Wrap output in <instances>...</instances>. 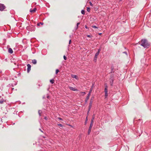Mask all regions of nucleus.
Here are the masks:
<instances>
[{
	"mask_svg": "<svg viewBox=\"0 0 151 151\" xmlns=\"http://www.w3.org/2000/svg\"><path fill=\"white\" fill-rule=\"evenodd\" d=\"M124 53L125 54H126L127 55V54L126 52H124Z\"/></svg>",
	"mask_w": 151,
	"mask_h": 151,
	"instance_id": "33",
	"label": "nucleus"
},
{
	"mask_svg": "<svg viewBox=\"0 0 151 151\" xmlns=\"http://www.w3.org/2000/svg\"><path fill=\"white\" fill-rule=\"evenodd\" d=\"M5 9V6L2 4H0V10L2 11Z\"/></svg>",
	"mask_w": 151,
	"mask_h": 151,
	"instance_id": "4",
	"label": "nucleus"
},
{
	"mask_svg": "<svg viewBox=\"0 0 151 151\" xmlns=\"http://www.w3.org/2000/svg\"><path fill=\"white\" fill-rule=\"evenodd\" d=\"M71 77L73 78H75L77 80L78 79V77L77 76L75 75H71Z\"/></svg>",
	"mask_w": 151,
	"mask_h": 151,
	"instance_id": "7",
	"label": "nucleus"
},
{
	"mask_svg": "<svg viewBox=\"0 0 151 151\" xmlns=\"http://www.w3.org/2000/svg\"><path fill=\"white\" fill-rule=\"evenodd\" d=\"M27 72L28 73L31 70V65L30 64H28L27 65Z\"/></svg>",
	"mask_w": 151,
	"mask_h": 151,
	"instance_id": "5",
	"label": "nucleus"
},
{
	"mask_svg": "<svg viewBox=\"0 0 151 151\" xmlns=\"http://www.w3.org/2000/svg\"><path fill=\"white\" fill-rule=\"evenodd\" d=\"M45 119H47V117H45Z\"/></svg>",
	"mask_w": 151,
	"mask_h": 151,
	"instance_id": "35",
	"label": "nucleus"
},
{
	"mask_svg": "<svg viewBox=\"0 0 151 151\" xmlns=\"http://www.w3.org/2000/svg\"><path fill=\"white\" fill-rule=\"evenodd\" d=\"M90 96H89L88 95L86 97V102H87V101L88 100L89 97Z\"/></svg>",
	"mask_w": 151,
	"mask_h": 151,
	"instance_id": "11",
	"label": "nucleus"
},
{
	"mask_svg": "<svg viewBox=\"0 0 151 151\" xmlns=\"http://www.w3.org/2000/svg\"><path fill=\"white\" fill-rule=\"evenodd\" d=\"M71 43V40H70L69 42V44H70Z\"/></svg>",
	"mask_w": 151,
	"mask_h": 151,
	"instance_id": "31",
	"label": "nucleus"
},
{
	"mask_svg": "<svg viewBox=\"0 0 151 151\" xmlns=\"http://www.w3.org/2000/svg\"><path fill=\"white\" fill-rule=\"evenodd\" d=\"M87 117L86 118V122H85V123H86V122H87Z\"/></svg>",
	"mask_w": 151,
	"mask_h": 151,
	"instance_id": "27",
	"label": "nucleus"
},
{
	"mask_svg": "<svg viewBox=\"0 0 151 151\" xmlns=\"http://www.w3.org/2000/svg\"><path fill=\"white\" fill-rule=\"evenodd\" d=\"M85 27H86V28H87V27L86 26Z\"/></svg>",
	"mask_w": 151,
	"mask_h": 151,
	"instance_id": "37",
	"label": "nucleus"
},
{
	"mask_svg": "<svg viewBox=\"0 0 151 151\" xmlns=\"http://www.w3.org/2000/svg\"><path fill=\"white\" fill-rule=\"evenodd\" d=\"M40 24H42V25H43V23H40Z\"/></svg>",
	"mask_w": 151,
	"mask_h": 151,
	"instance_id": "32",
	"label": "nucleus"
},
{
	"mask_svg": "<svg viewBox=\"0 0 151 151\" xmlns=\"http://www.w3.org/2000/svg\"><path fill=\"white\" fill-rule=\"evenodd\" d=\"M8 51L10 53H12L13 52L11 48H9L8 49Z\"/></svg>",
	"mask_w": 151,
	"mask_h": 151,
	"instance_id": "8",
	"label": "nucleus"
},
{
	"mask_svg": "<svg viewBox=\"0 0 151 151\" xmlns=\"http://www.w3.org/2000/svg\"><path fill=\"white\" fill-rule=\"evenodd\" d=\"M69 88L71 90L73 91H77V90L75 88H73L71 86H69Z\"/></svg>",
	"mask_w": 151,
	"mask_h": 151,
	"instance_id": "6",
	"label": "nucleus"
},
{
	"mask_svg": "<svg viewBox=\"0 0 151 151\" xmlns=\"http://www.w3.org/2000/svg\"><path fill=\"white\" fill-rule=\"evenodd\" d=\"M89 3H90V5H91V6H93V4L91 2H90Z\"/></svg>",
	"mask_w": 151,
	"mask_h": 151,
	"instance_id": "25",
	"label": "nucleus"
},
{
	"mask_svg": "<svg viewBox=\"0 0 151 151\" xmlns=\"http://www.w3.org/2000/svg\"><path fill=\"white\" fill-rule=\"evenodd\" d=\"M63 58L65 60H66L67 59V58L65 55L63 56Z\"/></svg>",
	"mask_w": 151,
	"mask_h": 151,
	"instance_id": "21",
	"label": "nucleus"
},
{
	"mask_svg": "<svg viewBox=\"0 0 151 151\" xmlns=\"http://www.w3.org/2000/svg\"><path fill=\"white\" fill-rule=\"evenodd\" d=\"M80 24V23H78L77 24V27H78V25Z\"/></svg>",
	"mask_w": 151,
	"mask_h": 151,
	"instance_id": "28",
	"label": "nucleus"
},
{
	"mask_svg": "<svg viewBox=\"0 0 151 151\" xmlns=\"http://www.w3.org/2000/svg\"><path fill=\"white\" fill-rule=\"evenodd\" d=\"M49 98V96H48L47 98Z\"/></svg>",
	"mask_w": 151,
	"mask_h": 151,
	"instance_id": "39",
	"label": "nucleus"
},
{
	"mask_svg": "<svg viewBox=\"0 0 151 151\" xmlns=\"http://www.w3.org/2000/svg\"><path fill=\"white\" fill-rule=\"evenodd\" d=\"M50 82L51 83L53 84L54 83V79L50 80Z\"/></svg>",
	"mask_w": 151,
	"mask_h": 151,
	"instance_id": "13",
	"label": "nucleus"
},
{
	"mask_svg": "<svg viewBox=\"0 0 151 151\" xmlns=\"http://www.w3.org/2000/svg\"><path fill=\"white\" fill-rule=\"evenodd\" d=\"M36 10V8H35L33 10L30 9V12H34Z\"/></svg>",
	"mask_w": 151,
	"mask_h": 151,
	"instance_id": "9",
	"label": "nucleus"
},
{
	"mask_svg": "<svg viewBox=\"0 0 151 151\" xmlns=\"http://www.w3.org/2000/svg\"><path fill=\"white\" fill-rule=\"evenodd\" d=\"M59 72V70L58 69H56V74H57Z\"/></svg>",
	"mask_w": 151,
	"mask_h": 151,
	"instance_id": "20",
	"label": "nucleus"
},
{
	"mask_svg": "<svg viewBox=\"0 0 151 151\" xmlns=\"http://www.w3.org/2000/svg\"><path fill=\"white\" fill-rule=\"evenodd\" d=\"M90 10V8L88 7L87 8V11L88 12H89Z\"/></svg>",
	"mask_w": 151,
	"mask_h": 151,
	"instance_id": "19",
	"label": "nucleus"
},
{
	"mask_svg": "<svg viewBox=\"0 0 151 151\" xmlns=\"http://www.w3.org/2000/svg\"><path fill=\"white\" fill-rule=\"evenodd\" d=\"M100 51V50L99 49L98 50V51L97 52H96L95 55L94 59V60L95 61H96V60H97V56L99 55V52Z\"/></svg>",
	"mask_w": 151,
	"mask_h": 151,
	"instance_id": "2",
	"label": "nucleus"
},
{
	"mask_svg": "<svg viewBox=\"0 0 151 151\" xmlns=\"http://www.w3.org/2000/svg\"><path fill=\"white\" fill-rule=\"evenodd\" d=\"M58 126H59L60 127H62V126H63L61 124H58Z\"/></svg>",
	"mask_w": 151,
	"mask_h": 151,
	"instance_id": "22",
	"label": "nucleus"
},
{
	"mask_svg": "<svg viewBox=\"0 0 151 151\" xmlns=\"http://www.w3.org/2000/svg\"><path fill=\"white\" fill-rule=\"evenodd\" d=\"M101 33H99V35H101Z\"/></svg>",
	"mask_w": 151,
	"mask_h": 151,
	"instance_id": "38",
	"label": "nucleus"
},
{
	"mask_svg": "<svg viewBox=\"0 0 151 151\" xmlns=\"http://www.w3.org/2000/svg\"><path fill=\"white\" fill-rule=\"evenodd\" d=\"M150 44L148 43L147 40H142L141 41V45L144 48H147L149 47Z\"/></svg>",
	"mask_w": 151,
	"mask_h": 151,
	"instance_id": "1",
	"label": "nucleus"
},
{
	"mask_svg": "<svg viewBox=\"0 0 151 151\" xmlns=\"http://www.w3.org/2000/svg\"><path fill=\"white\" fill-rule=\"evenodd\" d=\"M40 23H38V24H37V25H38V26H40Z\"/></svg>",
	"mask_w": 151,
	"mask_h": 151,
	"instance_id": "34",
	"label": "nucleus"
},
{
	"mask_svg": "<svg viewBox=\"0 0 151 151\" xmlns=\"http://www.w3.org/2000/svg\"><path fill=\"white\" fill-rule=\"evenodd\" d=\"M92 27L93 28H97V27L96 26H92Z\"/></svg>",
	"mask_w": 151,
	"mask_h": 151,
	"instance_id": "23",
	"label": "nucleus"
},
{
	"mask_svg": "<svg viewBox=\"0 0 151 151\" xmlns=\"http://www.w3.org/2000/svg\"><path fill=\"white\" fill-rule=\"evenodd\" d=\"M32 63L34 64L37 63V61L35 60H34L32 61Z\"/></svg>",
	"mask_w": 151,
	"mask_h": 151,
	"instance_id": "10",
	"label": "nucleus"
},
{
	"mask_svg": "<svg viewBox=\"0 0 151 151\" xmlns=\"http://www.w3.org/2000/svg\"><path fill=\"white\" fill-rule=\"evenodd\" d=\"M3 101H0V103L2 104L3 103Z\"/></svg>",
	"mask_w": 151,
	"mask_h": 151,
	"instance_id": "24",
	"label": "nucleus"
},
{
	"mask_svg": "<svg viewBox=\"0 0 151 151\" xmlns=\"http://www.w3.org/2000/svg\"><path fill=\"white\" fill-rule=\"evenodd\" d=\"M58 119H59V120H62V119L61 118H60V117H59L58 118Z\"/></svg>",
	"mask_w": 151,
	"mask_h": 151,
	"instance_id": "30",
	"label": "nucleus"
},
{
	"mask_svg": "<svg viewBox=\"0 0 151 151\" xmlns=\"http://www.w3.org/2000/svg\"><path fill=\"white\" fill-rule=\"evenodd\" d=\"M93 125V124H92V123H91L90 126L89 128V129H88V134H90V133L91 132V128L92 127Z\"/></svg>",
	"mask_w": 151,
	"mask_h": 151,
	"instance_id": "3",
	"label": "nucleus"
},
{
	"mask_svg": "<svg viewBox=\"0 0 151 151\" xmlns=\"http://www.w3.org/2000/svg\"><path fill=\"white\" fill-rule=\"evenodd\" d=\"M41 111H40V110H39L38 111V113L40 115V116H41Z\"/></svg>",
	"mask_w": 151,
	"mask_h": 151,
	"instance_id": "17",
	"label": "nucleus"
},
{
	"mask_svg": "<svg viewBox=\"0 0 151 151\" xmlns=\"http://www.w3.org/2000/svg\"><path fill=\"white\" fill-rule=\"evenodd\" d=\"M91 107V103L90 104V106Z\"/></svg>",
	"mask_w": 151,
	"mask_h": 151,
	"instance_id": "36",
	"label": "nucleus"
},
{
	"mask_svg": "<svg viewBox=\"0 0 151 151\" xmlns=\"http://www.w3.org/2000/svg\"><path fill=\"white\" fill-rule=\"evenodd\" d=\"M105 97L106 98V97H107L108 96V92H105Z\"/></svg>",
	"mask_w": 151,
	"mask_h": 151,
	"instance_id": "15",
	"label": "nucleus"
},
{
	"mask_svg": "<svg viewBox=\"0 0 151 151\" xmlns=\"http://www.w3.org/2000/svg\"><path fill=\"white\" fill-rule=\"evenodd\" d=\"M81 93H83V95H84L86 94V93L85 92H81Z\"/></svg>",
	"mask_w": 151,
	"mask_h": 151,
	"instance_id": "26",
	"label": "nucleus"
},
{
	"mask_svg": "<svg viewBox=\"0 0 151 151\" xmlns=\"http://www.w3.org/2000/svg\"><path fill=\"white\" fill-rule=\"evenodd\" d=\"M94 119V117L93 116V117L92 118L91 120V123H92V124H93V120Z\"/></svg>",
	"mask_w": 151,
	"mask_h": 151,
	"instance_id": "12",
	"label": "nucleus"
},
{
	"mask_svg": "<svg viewBox=\"0 0 151 151\" xmlns=\"http://www.w3.org/2000/svg\"><path fill=\"white\" fill-rule=\"evenodd\" d=\"M104 91H105V93L108 92L107 89V87L106 86H105V88Z\"/></svg>",
	"mask_w": 151,
	"mask_h": 151,
	"instance_id": "14",
	"label": "nucleus"
},
{
	"mask_svg": "<svg viewBox=\"0 0 151 151\" xmlns=\"http://www.w3.org/2000/svg\"><path fill=\"white\" fill-rule=\"evenodd\" d=\"M92 91V89H91L90 90V91L89 92V93L88 94V95L89 96H90V95H91V91Z\"/></svg>",
	"mask_w": 151,
	"mask_h": 151,
	"instance_id": "16",
	"label": "nucleus"
},
{
	"mask_svg": "<svg viewBox=\"0 0 151 151\" xmlns=\"http://www.w3.org/2000/svg\"><path fill=\"white\" fill-rule=\"evenodd\" d=\"M87 36L89 37H91V35H87Z\"/></svg>",
	"mask_w": 151,
	"mask_h": 151,
	"instance_id": "29",
	"label": "nucleus"
},
{
	"mask_svg": "<svg viewBox=\"0 0 151 151\" xmlns=\"http://www.w3.org/2000/svg\"><path fill=\"white\" fill-rule=\"evenodd\" d=\"M81 13L83 14H85L84 11L83 10H82L81 11Z\"/></svg>",
	"mask_w": 151,
	"mask_h": 151,
	"instance_id": "18",
	"label": "nucleus"
}]
</instances>
